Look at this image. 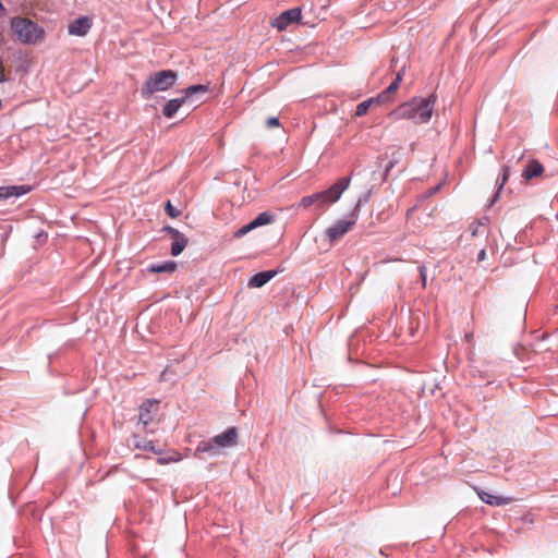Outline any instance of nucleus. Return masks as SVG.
Segmentation results:
<instances>
[{
    "label": "nucleus",
    "mask_w": 558,
    "mask_h": 558,
    "mask_svg": "<svg viewBox=\"0 0 558 558\" xmlns=\"http://www.w3.org/2000/svg\"><path fill=\"white\" fill-rule=\"evenodd\" d=\"M5 81L4 66L2 61L0 60V83Z\"/></svg>",
    "instance_id": "obj_26"
},
{
    "label": "nucleus",
    "mask_w": 558,
    "mask_h": 558,
    "mask_svg": "<svg viewBox=\"0 0 558 558\" xmlns=\"http://www.w3.org/2000/svg\"><path fill=\"white\" fill-rule=\"evenodd\" d=\"M392 95L393 94L388 92V89L386 88L385 90H383L380 94H378L376 97H373V98L376 101V104L378 105V104H384V102L390 101Z\"/></svg>",
    "instance_id": "obj_20"
},
{
    "label": "nucleus",
    "mask_w": 558,
    "mask_h": 558,
    "mask_svg": "<svg viewBox=\"0 0 558 558\" xmlns=\"http://www.w3.org/2000/svg\"><path fill=\"white\" fill-rule=\"evenodd\" d=\"M374 105H377L376 101L374 100V98H368V99L362 101L361 104H359L356 106L355 116L356 117L365 116L368 112L369 108Z\"/></svg>",
    "instance_id": "obj_19"
},
{
    "label": "nucleus",
    "mask_w": 558,
    "mask_h": 558,
    "mask_svg": "<svg viewBox=\"0 0 558 558\" xmlns=\"http://www.w3.org/2000/svg\"><path fill=\"white\" fill-rule=\"evenodd\" d=\"M477 495L482 501L490 506H505L513 501L511 497L497 496L484 490L477 492Z\"/></svg>",
    "instance_id": "obj_13"
},
{
    "label": "nucleus",
    "mask_w": 558,
    "mask_h": 558,
    "mask_svg": "<svg viewBox=\"0 0 558 558\" xmlns=\"http://www.w3.org/2000/svg\"><path fill=\"white\" fill-rule=\"evenodd\" d=\"M177 77V72L172 70H161L150 74L141 87L142 97L149 99L155 93L169 89L174 85Z\"/></svg>",
    "instance_id": "obj_4"
},
{
    "label": "nucleus",
    "mask_w": 558,
    "mask_h": 558,
    "mask_svg": "<svg viewBox=\"0 0 558 558\" xmlns=\"http://www.w3.org/2000/svg\"><path fill=\"white\" fill-rule=\"evenodd\" d=\"M356 223V217L352 216L350 219L336 221L332 226L327 228L326 236L330 243H335L347 234Z\"/></svg>",
    "instance_id": "obj_7"
},
{
    "label": "nucleus",
    "mask_w": 558,
    "mask_h": 558,
    "mask_svg": "<svg viewBox=\"0 0 558 558\" xmlns=\"http://www.w3.org/2000/svg\"><path fill=\"white\" fill-rule=\"evenodd\" d=\"M166 230L173 239L171 244V254L173 256L180 255L186 247L189 239L182 232L171 227H167Z\"/></svg>",
    "instance_id": "obj_12"
},
{
    "label": "nucleus",
    "mask_w": 558,
    "mask_h": 558,
    "mask_svg": "<svg viewBox=\"0 0 558 558\" xmlns=\"http://www.w3.org/2000/svg\"><path fill=\"white\" fill-rule=\"evenodd\" d=\"M472 338H473V335H472V333H466V335H465V339H466L469 342H471Z\"/></svg>",
    "instance_id": "obj_28"
},
{
    "label": "nucleus",
    "mask_w": 558,
    "mask_h": 558,
    "mask_svg": "<svg viewBox=\"0 0 558 558\" xmlns=\"http://www.w3.org/2000/svg\"><path fill=\"white\" fill-rule=\"evenodd\" d=\"M436 100L435 94H430L426 98L414 97L392 110L389 118L393 120L409 119L416 124L427 123L433 116Z\"/></svg>",
    "instance_id": "obj_1"
},
{
    "label": "nucleus",
    "mask_w": 558,
    "mask_h": 558,
    "mask_svg": "<svg viewBox=\"0 0 558 558\" xmlns=\"http://www.w3.org/2000/svg\"><path fill=\"white\" fill-rule=\"evenodd\" d=\"M274 219H275L274 215H271L267 211L260 213L253 221H251L250 223H247V225L243 226L242 228H240L239 230H236L234 232V238H236V239L242 238L258 227L271 223L274 221Z\"/></svg>",
    "instance_id": "obj_10"
},
{
    "label": "nucleus",
    "mask_w": 558,
    "mask_h": 558,
    "mask_svg": "<svg viewBox=\"0 0 558 558\" xmlns=\"http://www.w3.org/2000/svg\"><path fill=\"white\" fill-rule=\"evenodd\" d=\"M93 26V20L89 16H80L68 25V32L72 36L83 37L88 34Z\"/></svg>",
    "instance_id": "obj_11"
},
{
    "label": "nucleus",
    "mask_w": 558,
    "mask_h": 558,
    "mask_svg": "<svg viewBox=\"0 0 558 558\" xmlns=\"http://www.w3.org/2000/svg\"><path fill=\"white\" fill-rule=\"evenodd\" d=\"M159 409V401L148 399L140 407L138 421L143 425L144 430H148V426L155 422Z\"/></svg>",
    "instance_id": "obj_8"
},
{
    "label": "nucleus",
    "mask_w": 558,
    "mask_h": 558,
    "mask_svg": "<svg viewBox=\"0 0 558 558\" xmlns=\"http://www.w3.org/2000/svg\"><path fill=\"white\" fill-rule=\"evenodd\" d=\"M133 445L135 448L143 449L145 451H153L155 453H160L161 451L153 440H136L135 438Z\"/></svg>",
    "instance_id": "obj_18"
},
{
    "label": "nucleus",
    "mask_w": 558,
    "mask_h": 558,
    "mask_svg": "<svg viewBox=\"0 0 558 558\" xmlns=\"http://www.w3.org/2000/svg\"><path fill=\"white\" fill-rule=\"evenodd\" d=\"M238 428L236 427H230L222 432L221 434L215 436L210 441L208 442H202L197 447V451H204V452H213L214 454L218 453L216 451V447L218 448H230L236 445L238 440Z\"/></svg>",
    "instance_id": "obj_5"
},
{
    "label": "nucleus",
    "mask_w": 558,
    "mask_h": 558,
    "mask_svg": "<svg viewBox=\"0 0 558 558\" xmlns=\"http://www.w3.org/2000/svg\"><path fill=\"white\" fill-rule=\"evenodd\" d=\"M177 263L173 260H168L161 264H153L148 267V271L150 272H173L177 269Z\"/></svg>",
    "instance_id": "obj_17"
},
{
    "label": "nucleus",
    "mask_w": 558,
    "mask_h": 558,
    "mask_svg": "<svg viewBox=\"0 0 558 558\" xmlns=\"http://www.w3.org/2000/svg\"><path fill=\"white\" fill-rule=\"evenodd\" d=\"M165 210H166V213H167L171 218H177V217H179V216L181 215V211H180V210H178V209H175V208L171 205L170 201H168V202L166 203Z\"/></svg>",
    "instance_id": "obj_22"
},
{
    "label": "nucleus",
    "mask_w": 558,
    "mask_h": 558,
    "mask_svg": "<svg viewBox=\"0 0 558 558\" xmlns=\"http://www.w3.org/2000/svg\"><path fill=\"white\" fill-rule=\"evenodd\" d=\"M402 81V74L399 72L396 76V78L391 82V84L387 87L388 92H390L391 94H395L399 86H400V83Z\"/></svg>",
    "instance_id": "obj_21"
},
{
    "label": "nucleus",
    "mask_w": 558,
    "mask_h": 558,
    "mask_svg": "<svg viewBox=\"0 0 558 558\" xmlns=\"http://www.w3.org/2000/svg\"><path fill=\"white\" fill-rule=\"evenodd\" d=\"M393 162H390V165L387 167L386 171L388 172L391 168H393Z\"/></svg>",
    "instance_id": "obj_29"
},
{
    "label": "nucleus",
    "mask_w": 558,
    "mask_h": 558,
    "mask_svg": "<svg viewBox=\"0 0 558 558\" xmlns=\"http://www.w3.org/2000/svg\"><path fill=\"white\" fill-rule=\"evenodd\" d=\"M208 87L205 85H193L185 89V96L182 98L170 99L163 107V116L171 119L180 109V107L192 97L195 93H206Z\"/></svg>",
    "instance_id": "obj_6"
},
{
    "label": "nucleus",
    "mask_w": 558,
    "mask_h": 558,
    "mask_svg": "<svg viewBox=\"0 0 558 558\" xmlns=\"http://www.w3.org/2000/svg\"><path fill=\"white\" fill-rule=\"evenodd\" d=\"M544 172V167L541 162L533 159L531 160L523 171V177L525 180H531L536 177H541Z\"/></svg>",
    "instance_id": "obj_16"
},
{
    "label": "nucleus",
    "mask_w": 558,
    "mask_h": 558,
    "mask_svg": "<svg viewBox=\"0 0 558 558\" xmlns=\"http://www.w3.org/2000/svg\"><path fill=\"white\" fill-rule=\"evenodd\" d=\"M485 255H486L485 251H484V250H482V251L480 252V254H478V259H480V260H483V259L485 258Z\"/></svg>",
    "instance_id": "obj_27"
},
{
    "label": "nucleus",
    "mask_w": 558,
    "mask_h": 558,
    "mask_svg": "<svg viewBox=\"0 0 558 558\" xmlns=\"http://www.w3.org/2000/svg\"><path fill=\"white\" fill-rule=\"evenodd\" d=\"M10 28L22 44L36 45L45 38V29L26 17L16 16L11 19Z\"/></svg>",
    "instance_id": "obj_3"
},
{
    "label": "nucleus",
    "mask_w": 558,
    "mask_h": 558,
    "mask_svg": "<svg viewBox=\"0 0 558 558\" xmlns=\"http://www.w3.org/2000/svg\"><path fill=\"white\" fill-rule=\"evenodd\" d=\"M509 178V169L506 167L504 168L502 179L499 185V190L504 186V184L508 181Z\"/></svg>",
    "instance_id": "obj_25"
},
{
    "label": "nucleus",
    "mask_w": 558,
    "mask_h": 558,
    "mask_svg": "<svg viewBox=\"0 0 558 558\" xmlns=\"http://www.w3.org/2000/svg\"><path fill=\"white\" fill-rule=\"evenodd\" d=\"M302 16L301 8H292L277 16L271 25L279 32L286 31L291 24L299 23Z\"/></svg>",
    "instance_id": "obj_9"
},
{
    "label": "nucleus",
    "mask_w": 558,
    "mask_h": 558,
    "mask_svg": "<svg viewBox=\"0 0 558 558\" xmlns=\"http://www.w3.org/2000/svg\"><path fill=\"white\" fill-rule=\"evenodd\" d=\"M266 126L268 129H272V128H279L280 126V122H279V119L276 118V117H270L266 120Z\"/></svg>",
    "instance_id": "obj_23"
},
{
    "label": "nucleus",
    "mask_w": 558,
    "mask_h": 558,
    "mask_svg": "<svg viewBox=\"0 0 558 558\" xmlns=\"http://www.w3.org/2000/svg\"><path fill=\"white\" fill-rule=\"evenodd\" d=\"M420 270V276H421V279H422V286L423 288L426 287V267L425 266H421L418 268Z\"/></svg>",
    "instance_id": "obj_24"
},
{
    "label": "nucleus",
    "mask_w": 558,
    "mask_h": 558,
    "mask_svg": "<svg viewBox=\"0 0 558 558\" xmlns=\"http://www.w3.org/2000/svg\"><path fill=\"white\" fill-rule=\"evenodd\" d=\"M350 182V177L340 178L328 190L302 197L299 203V207L307 209L315 205L318 208H323L327 204L336 203L341 197L342 193L349 187Z\"/></svg>",
    "instance_id": "obj_2"
},
{
    "label": "nucleus",
    "mask_w": 558,
    "mask_h": 558,
    "mask_svg": "<svg viewBox=\"0 0 558 558\" xmlns=\"http://www.w3.org/2000/svg\"><path fill=\"white\" fill-rule=\"evenodd\" d=\"M277 275L276 270H267L260 271L253 277H251L248 281V287L251 288H260L266 284L269 280H271Z\"/></svg>",
    "instance_id": "obj_15"
},
{
    "label": "nucleus",
    "mask_w": 558,
    "mask_h": 558,
    "mask_svg": "<svg viewBox=\"0 0 558 558\" xmlns=\"http://www.w3.org/2000/svg\"><path fill=\"white\" fill-rule=\"evenodd\" d=\"M31 187L25 185L0 186V199L17 197L28 193Z\"/></svg>",
    "instance_id": "obj_14"
}]
</instances>
